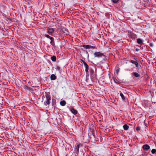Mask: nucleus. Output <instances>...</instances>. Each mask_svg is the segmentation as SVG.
Here are the masks:
<instances>
[{"label": "nucleus", "mask_w": 156, "mask_h": 156, "mask_svg": "<svg viewBox=\"0 0 156 156\" xmlns=\"http://www.w3.org/2000/svg\"><path fill=\"white\" fill-rule=\"evenodd\" d=\"M45 97L46 98V103L47 105H48L50 104L51 100V96L50 93H46Z\"/></svg>", "instance_id": "1"}, {"label": "nucleus", "mask_w": 156, "mask_h": 156, "mask_svg": "<svg viewBox=\"0 0 156 156\" xmlns=\"http://www.w3.org/2000/svg\"><path fill=\"white\" fill-rule=\"evenodd\" d=\"M45 36L48 38H49L50 40H51L50 41V43L52 45H54L55 44V43L54 42V39L53 38L51 37L48 34H45Z\"/></svg>", "instance_id": "2"}, {"label": "nucleus", "mask_w": 156, "mask_h": 156, "mask_svg": "<svg viewBox=\"0 0 156 156\" xmlns=\"http://www.w3.org/2000/svg\"><path fill=\"white\" fill-rule=\"evenodd\" d=\"M80 146H82V145L81 144H77L76 146H75V153L77 155L78 154L79 152V148Z\"/></svg>", "instance_id": "3"}, {"label": "nucleus", "mask_w": 156, "mask_h": 156, "mask_svg": "<svg viewBox=\"0 0 156 156\" xmlns=\"http://www.w3.org/2000/svg\"><path fill=\"white\" fill-rule=\"evenodd\" d=\"M144 150L147 151L150 148V147L147 144H145L142 147Z\"/></svg>", "instance_id": "4"}, {"label": "nucleus", "mask_w": 156, "mask_h": 156, "mask_svg": "<svg viewBox=\"0 0 156 156\" xmlns=\"http://www.w3.org/2000/svg\"><path fill=\"white\" fill-rule=\"evenodd\" d=\"M94 55L95 57H101L103 55L102 53L100 52H96L94 53Z\"/></svg>", "instance_id": "5"}, {"label": "nucleus", "mask_w": 156, "mask_h": 156, "mask_svg": "<svg viewBox=\"0 0 156 156\" xmlns=\"http://www.w3.org/2000/svg\"><path fill=\"white\" fill-rule=\"evenodd\" d=\"M54 31V30L53 28H48L47 29V33L50 35L52 34Z\"/></svg>", "instance_id": "6"}, {"label": "nucleus", "mask_w": 156, "mask_h": 156, "mask_svg": "<svg viewBox=\"0 0 156 156\" xmlns=\"http://www.w3.org/2000/svg\"><path fill=\"white\" fill-rule=\"evenodd\" d=\"M62 32L65 34H67L68 33V31L67 29L65 28H63L61 29Z\"/></svg>", "instance_id": "7"}, {"label": "nucleus", "mask_w": 156, "mask_h": 156, "mask_svg": "<svg viewBox=\"0 0 156 156\" xmlns=\"http://www.w3.org/2000/svg\"><path fill=\"white\" fill-rule=\"evenodd\" d=\"M84 66L85 67V71L87 73L88 72L89 70V66L86 62L84 63Z\"/></svg>", "instance_id": "8"}, {"label": "nucleus", "mask_w": 156, "mask_h": 156, "mask_svg": "<svg viewBox=\"0 0 156 156\" xmlns=\"http://www.w3.org/2000/svg\"><path fill=\"white\" fill-rule=\"evenodd\" d=\"M130 62L133 64H134L137 67H138V64L136 61H134L133 60H131Z\"/></svg>", "instance_id": "9"}, {"label": "nucleus", "mask_w": 156, "mask_h": 156, "mask_svg": "<svg viewBox=\"0 0 156 156\" xmlns=\"http://www.w3.org/2000/svg\"><path fill=\"white\" fill-rule=\"evenodd\" d=\"M71 112L74 115H76L77 113V111L74 108H71L70 109Z\"/></svg>", "instance_id": "10"}, {"label": "nucleus", "mask_w": 156, "mask_h": 156, "mask_svg": "<svg viewBox=\"0 0 156 156\" xmlns=\"http://www.w3.org/2000/svg\"><path fill=\"white\" fill-rule=\"evenodd\" d=\"M130 37L133 39H134L137 38L136 35L134 34H130Z\"/></svg>", "instance_id": "11"}, {"label": "nucleus", "mask_w": 156, "mask_h": 156, "mask_svg": "<svg viewBox=\"0 0 156 156\" xmlns=\"http://www.w3.org/2000/svg\"><path fill=\"white\" fill-rule=\"evenodd\" d=\"M56 78V76L54 74H52L50 77L51 79V80H55Z\"/></svg>", "instance_id": "12"}, {"label": "nucleus", "mask_w": 156, "mask_h": 156, "mask_svg": "<svg viewBox=\"0 0 156 156\" xmlns=\"http://www.w3.org/2000/svg\"><path fill=\"white\" fill-rule=\"evenodd\" d=\"M83 47L86 48V49H89L90 48L91 46L89 45H83Z\"/></svg>", "instance_id": "13"}, {"label": "nucleus", "mask_w": 156, "mask_h": 156, "mask_svg": "<svg viewBox=\"0 0 156 156\" xmlns=\"http://www.w3.org/2000/svg\"><path fill=\"white\" fill-rule=\"evenodd\" d=\"M133 74L136 77H138L140 76V75L138 73L136 72L133 73Z\"/></svg>", "instance_id": "14"}, {"label": "nucleus", "mask_w": 156, "mask_h": 156, "mask_svg": "<svg viewBox=\"0 0 156 156\" xmlns=\"http://www.w3.org/2000/svg\"><path fill=\"white\" fill-rule=\"evenodd\" d=\"M60 104L61 105L64 106L66 105V102L65 101H62L60 102Z\"/></svg>", "instance_id": "15"}, {"label": "nucleus", "mask_w": 156, "mask_h": 156, "mask_svg": "<svg viewBox=\"0 0 156 156\" xmlns=\"http://www.w3.org/2000/svg\"><path fill=\"white\" fill-rule=\"evenodd\" d=\"M137 43L139 44H142V40L140 38H138L137 39Z\"/></svg>", "instance_id": "16"}, {"label": "nucleus", "mask_w": 156, "mask_h": 156, "mask_svg": "<svg viewBox=\"0 0 156 156\" xmlns=\"http://www.w3.org/2000/svg\"><path fill=\"white\" fill-rule=\"evenodd\" d=\"M123 127L125 130H127L129 129V126L125 124L123 126Z\"/></svg>", "instance_id": "17"}, {"label": "nucleus", "mask_w": 156, "mask_h": 156, "mask_svg": "<svg viewBox=\"0 0 156 156\" xmlns=\"http://www.w3.org/2000/svg\"><path fill=\"white\" fill-rule=\"evenodd\" d=\"M51 60L53 61H55L56 60V58L55 56H53L51 57Z\"/></svg>", "instance_id": "18"}, {"label": "nucleus", "mask_w": 156, "mask_h": 156, "mask_svg": "<svg viewBox=\"0 0 156 156\" xmlns=\"http://www.w3.org/2000/svg\"><path fill=\"white\" fill-rule=\"evenodd\" d=\"M120 95L123 100H125V97L122 93H121L120 94Z\"/></svg>", "instance_id": "19"}, {"label": "nucleus", "mask_w": 156, "mask_h": 156, "mask_svg": "<svg viewBox=\"0 0 156 156\" xmlns=\"http://www.w3.org/2000/svg\"><path fill=\"white\" fill-rule=\"evenodd\" d=\"M156 152V150L155 149H153L151 150V153L153 154H155Z\"/></svg>", "instance_id": "20"}, {"label": "nucleus", "mask_w": 156, "mask_h": 156, "mask_svg": "<svg viewBox=\"0 0 156 156\" xmlns=\"http://www.w3.org/2000/svg\"><path fill=\"white\" fill-rule=\"evenodd\" d=\"M94 71L92 69L90 70V73L91 75H93L94 73Z\"/></svg>", "instance_id": "21"}, {"label": "nucleus", "mask_w": 156, "mask_h": 156, "mask_svg": "<svg viewBox=\"0 0 156 156\" xmlns=\"http://www.w3.org/2000/svg\"><path fill=\"white\" fill-rule=\"evenodd\" d=\"M119 1V0H112V2L114 3H116Z\"/></svg>", "instance_id": "22"}, {"label": "nucleus", "mask_w": 156, "mask_h": 156, "mask_svg": "<svg viewBox=\"0 0 156 156\" xmlns=\"http://www.w3.org/2000/svg\"><path fill=\"white\" fill-rule=\"evenodd\" d=\"M140 128L139 127V126H137L136 128V130L137 131H138L140 130Z\"/></svg>", "instance_id": "23"}, {"label": "nucleus", "mask_w": 156, "mask_h": 156, "mask_svg": "<svg viewBox=\"0 0 156 156\" xmlns=\"http://www.w3.org/2000/svg\"><path fill=\"white\" fill-rule=\"evenodd\" d=\"M81 62L82 63H83V64L84 65V63L85 62H86L85 61H84L82 59H81Z\"/></svg>", "instance_id": "24"}, {"label": "nucleus", "mask_w": 156, "mask_h": 156, "mask_svg": "<svg viewBox=\"0 0 156 156\" xmlns=\"http://www.w3.org/2000/svg\"><path fill=\"white\" fill-rule=\"evenodd\" d=\"M90 48H92L93 49H96V47L95 46H91Z\"/></svg>", "instance_id": "25"}, {"label": "nucleus", "mask_w": 156, "mask_h": 156, "mask_svg": "<svg viewBox=\"0 0 156 156\" xmlns=\"http://www.w3.org/2000/svg\"><path fill=\"white\" fill-rule=\"evenodd\" d=\"M119 68L118 69H117L116 70V72L118 74L119 72Z\"/></svg>", "instance_id": "26"}, {"label": "nucleus", "mask_w": 156, "mask_h": 156, "mask_svg": "<svg viewBox=\"0 0 156 156\" xmlns=\"http://www.w3.org/2000/svg\"><path fill=\"white\" fill-rule=\"evenodd\" d=\"M114 156H117L116 155H114Z\"/></svg>", "instance_id": "27"}, {"label": "nucleus", "mask_w": 156, "mask_h": 156, "mask_svg": "<svg viewBox=\"0 0 156 156\" xmlns=\"http://www.w3.org/2000/svg\"><path fill=\"white\" fill-rule=\"evenodd\" d=\"M25 87H27L26 86H25Z\"/></svg>", "instance_id": "28"}, {"label": "nucleus", "mask_w": 156, "mask_h": 156, "mask_svg": "<svg viewBox=\"0 0 156 156\" xmlns=\"http://www.w3.org/2000/svg\"><path fill=\"white\" fill-rule=\"evenodd\" d=\"M136 50L137 51L138 50V49H136Z\"/></svg>", "instance_id": "29"}, {"label": "nucleus", "mask_w": 156, "mask_h": 156, "mask_svg": "<svg viewBox=\"0 0 156 156\" xmlns=\"http://www.w3.org/2000/svg\"><path fill=\"white\" fill-rule=\"evenodd\" d=\"M136 50L137 51L138 50V49H136Z\"/></svg>", "instance_id": "30"}]
</instances>
